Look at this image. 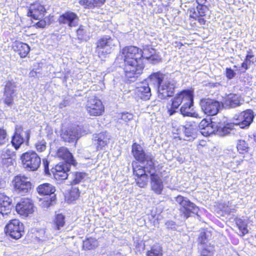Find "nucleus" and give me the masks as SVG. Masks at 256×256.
Here are the masks:
<instances>
[{"label":"nucleus","instance_id":"26","mask_svg":"<svg viewBox=\"0 0 256 256\" xmlns=\"http://www.w3.org/2000/svg\"><path fill=\"white\" fill-rule=\"evenodd\" d=\"M222 104L228 108H234L241 104L240 96L237 94H230L224 99Z\"/></svg>","mask_w":256,"mask_h":256},{"label":"nucleus","instance_id":"59","mask_svg":"<svg viewBox=\"0 0 256 256\" xmlns=\"http://www.w3.org/2000/svg\"><path fill=\"white\" fill-rule=\"evenodd\" d=\"M37 72L34 70L30 72L29 75L30 77H36L37 76Z\"/></svg>","mask_w":256,"mask_h":256},{"label":"nucleus","instance_id":"44","mask_svg":"<svg viewBox=\"0 0 256 256\" xmlns=\"http://www.w3.org/2000/svg\"><path fill=\"white\" fill-rule=\"evenodd\" d=\"M85 176V173L80 172H76L72 184H78L84 178Z\"/></svg>","mask_w":256,"mask_h":256},{"label":"nucleus","instance_id":"29","mask_svg":"<svg viewBox=\"0 0 256 256\" xmlns=\"http://www.w3.org/2000/svg\"><path fill=\"white\" fill-rule=\"evenodd\" d=\"M65 225V216L62 214H56L52 223L53 230L58 232H62L64 229Z\"/></svg>","mask_w":256,"mask_h":256},{"label":"nucleus","instance_id":"34","mask_svg":"<svg viewBox=\"0 0 256 256\" xmlns=\"http://www.w3.org/2000/svg\"><path fill=\"white\" fill-rule=\"evenodd\" d=\"M38 194L44 196H50L54 194L56 191L55 187L48 183L40 184L36 188Z\"/></svg>","mask_w":256,"mask_h":256},{"label":"nucleus","instance_id":"20","mask_svg":"<svg viewBox=\"0 0 256 256\" xmlns=\"http://www.w3.org/2000/svg\"><path fill=\"white\" fill-rule=\"evenodd\" d=\"M110 139V136L107 132H102L93 135L92 144L97 150H102L107 146Z\"/></svg>","mask_w":256,"mask_h":256},{"label":"nucleus","instance_id":"13","mask_svg":"<svg viewBox=\"0 0 256 256\" xmlns=\"http://www.w3.org/2000/svg\"><path fill=\"white\" fill-rule=\"evenodd\" d=\"M14 188L20 194H24L28 192L31 188V183L28 178L24 176H17L13 180Z\"/></svg>","mask_w":256,"mask_h":256},{"label":"nucleus","instance_id":"56","mask_svg":"<svg viewBox=\"0 0 256 256\" xmlns=\"http://www.w3.org/2000/svg\"><path fill=\"white\" fill-rule=\"evenodd\" d=\"M250 62H248L246 60H244V61L242 63V67L244 69V70H246L248 68V65Z\"/></svg>","mask_w":256,"mask_h":256},{"label":"nucleus","instance_id":"38","mask_svg":"<svg viewBox=\"0 0 256 256\" xmlns=\"http://www.w3.org/2000/svg\"><path fill=\"white\" fill-rule=\"evenodd\" d=\"M236 224L241 232V236H244L248 233V225L246 221L241 218H238L236 220Z\"/></svg>","mask_w":256,"mask_h":256},{"label":"nucleus","instance_id":"18","mask_svg":"<svg viewBox=\"0 0 256 256\" xmlns=\"http://www.w3.org/2000/svg\"><path fill=\"white\" fill-rule=\"evenodd\" d=\"M143 166H137L133 168L134 174L137 178L144 176H148V174H152L155 170L154 161L150 160L142 164Z\"/></svg>","mask_w":256,"mask_h":256},{"label":"nucleus","instance_id":"8","mask_svg":"<svg viewBox=\"0 0 256 256\" xmlns=\"http://www.w3.org/2000/svg\"><path fill=\"white\" fill-rule=\"evenodd\" d=\"M21 160L24 166L32 171L37 170L41 164L40 158L34 152H28L23 154Z\"/></svg>","mask_w":256,"mask_h":256},{"label":"nucleus","instance_id":"25","mask_svg":"<svg viewBox=\"0 0 256 256\" xmlns=\"http://www.w3.org/2000/svg\"><path fill=\"white\" fill-rule=\"evenodd\" d=\"M194 104V96L190 98V100L186 101L182 104L180 110L184 116L196 117L198 114L192 112Z\"/></svg>","mask_w":256,"mask_h":256},{"label":"nucleus","instance_id":"35","mask_svg":"<svg viewBox=\"0 0 256 256\" xmlns=\"http://www.w3.org/2000/svg\"><path fill=\"white\" fill-rule=\"evenodd\" d=\"M105 2L106 0H80L79 4L85 8H94L100 7Z\"/></svg>","mask_w":256,"mask_h":256},{"label":"nucleus","instance_id":"47","mask_svg":"<svg viewBox=\"0 0 256 256\" xmlns=\"http://www.w3.org/2000/svg\"><path fill=\"white\" fill-rule=\"evenodd\" d=\"M120 119L127 122L133 119V114L128 112L122 113L120 114Z\"/></svg>","mask_w":256,"mask_h":256},{"label":"nucleus","instance_id":"6","mask_svg":"<svg viewBox=\"0 0 256 256\" xmlns=\"http://www.w3.org/2000/svg\"><path fill=\"white\" fill-rule=\"evenodd\" d=\"M193 96L192 92L188 90H183L178 93L174 98L171 100L172 104L170 108H168V113L171 116L177 112V110L181 104L186 101L190 100V98Z\"/></svg>","mask_w":256,"mask_h":256},{"label":"nucleus","instance_id":"31","mask_svg":"<svg viewBox=\"0 0 256 256\" xmlns=\"http://www.w3.org/2000/svg\"><path fill=\"white\" fill-rule=\"evenodd\" d=\"M58 157L64 160V164H70L75 165L76 161L72 155L67 148L64 147L60 148L57 151Z\"/></svg>","mask_w":256,"mask_h":256},{"label":"nucleus","instance_id":"32","mask_svg":"<svg viewBox=\"0 0 256 256\" xmlns=\"http://www.w3.org/2000/svg\"><path fill=\"white\" fill-rule=\"evenodd\" d=\"M165 78V75L157 72L152 74L148 78V81L150 84L158 88Z\"/></svg>","mask_w":256,"mask_h":256},{"label":"nucleus","instance_id":"22","mask_svg":"<svg viewBox=\"0 0 256 256\" xmlns=\"http://www.w3.org/2000/svg\"><path fill=\"white\" fill-rule=\"evenodd\" d=\"M62 138L66 142H74L83 135L80 126L72 127L62 133Z\"/></svg>","mask_w":256,"mask_h":256},{"label":"nucleus","instance_id":"60","mask_svg":"<svg viewBox=\"0 0 256 256\" xmlns=\"http://www.w3.org/2000/svg\"><path fill=\"white\" fill-rule=\"evenodd\" d=\"M6 186V182L2 178H0V189L4 188Z\"/></svg>","mask_w":256,"mask_h":256},{"label":"nucleus","instance_id":"30","mask_svg":"<svg viewBox=\"0 0 256 256\" xmlns=\"http://www.w3.org/2000/svg\"><path fill=\"white\" fill-rule=\"evenodd\" d=\"M12 48L22 58H26L30 51V47L28 44L20 41L14 42Z\"/></svg>","mask_w":256,"mask_h":256},{"label":"nucleus","instance_id":"12","mask_svg":"<svg viewBox=\"0 0 256 256\" xmlns=\"http://www.w3.org/2000/svg\"><path fill=\"white\" fill-rule=\"evenodd\" d=\"M200 106L205 114L208 116H214L218 112L222 104L217 100L207 98L201 100Z\"/></svg>","mask_w":256,"mask_h":256},{"label":"nucleus","instance_id":"36","mask_svg":"<svg viewBox=\"0 0 256 256\" xmlns=\"http://www.w3.org/2000/svg\"><path fill=\"white\" fill-rule=\"evenodd\" d=\"M136 93L138 97L145 100H149L152 95L148 84H146L138 88Z\"/></svg>","mask_w":256,"mask_h":256},{"label":"nucleus","instance_id":"24","mask_svg":"<svg viewBox=\"0 0 256 256\" xmlns=\"http://www.w3.org/2000/svg\"><path fill=\"white\" fill-rule=\"evenodd\" d=\"M150 186L152 190L158 194H160L164 188L163 182L160 176L154 172L150 175Z\"/></svg>","mask_w":256,"mask_h":256},{"label":"nucleus","instance_id":"46","mask_svg":"<svg viewBox=\"0 0 256 256\" xmlns=\"http://www.w3.org/2000/svg\"><path fill=\"white\" fill-rule=\"evenodd\" d=\"M77 36L78 39L84 40H86V30L84 26H81L76 31Z\"/></svg>","mask_w":256,"mask_h":256},{"label":"nucleus","instance_id":"4","mask_svg":"<svg viewBox=\"0 0 256 256\" xmlns=\"http://www.w3.org/2000/svg\"><path fill=\"white\" fill-rule=\"evenodd\" d=\"M176 202L180 206V213L186 219L192 216V214H196L198 211V208L192 202L189 200L181 196L176 198Z\"/></svg>","mask_w":256,"mask_h":256},{"label":"nucleus","instance_id":"33","mask_svg":"<svg viewBox=\"0 0 256 256\" xmlns=\"http://www.w3.org/2000/svg\"><path fill=\"white\" fill-rule=\"evenodd\" d=\"M194 123H187L185 126H182V130L185 136L184 140H190L196 137L195 128Z\"/></svg>","mask_w":256,"mask_h":256},{"label":"nucleus","instance_id":"43","mask_svg":"<svg viewBox=\"0 0 256 256\" xmlns=\"http://www.w3.org/2000/svg\"><path fill=\"white\" fill-rule=\"evenodd\" d=\"M148 176H144L136 178L137 184L140 188H144L148 182Z\"/></svg>","mask_w":256,"mask_h":256},{"label":"nucleus","instance_id":"51","mask_svg":"<svg viewBox=\"0 0 256 256\" xmlns=\"http://www.w3.org/2000/svg\"><path fill=\"white\" fill-rule=\"evenodd\" d=\"M210 122L207 120L206 119H203L200 123L198 127L200 130V132H202V130H204V128H206L210 124Z\"/></svg>","mask_w":256,"mask_h":256},{"label":"nucleus","instance_id":"50","mask_svg":"<svg viewBox=\"0 0 256 256\" xmlns=\"http://www.w3.org/2000/svg\"><path fill=\"white\" fill-rule=\"evenodd\" d=\"M226 75L228 79L231 80L236 76V73L231 68H227L226 70Z\"/></svg>","mask_w":256,"mask_h":256},{"label":"nucleus","instance_id":"27","mask_svg":"<svg viewBox=\"0 0 256 256\" xmlns=\"http://www.w3.org/2000/svg\"><path fill=\"white\" fill-rule=\"evenodd\" d=\"M10 146H7L6 148H4L0 156L1 162L6 166L13 165V160L12 157L14 152L10 150Z\"/></svg>","mask_w":256,"mask_h":256},{"label":"nucleus","instance_id":"5","mask_svg":"<svg viewBox=\"0 0 256 256\" xmlns=\"http://www.w3.org/2000/svg\"><path fill=\"white\" fill-rule=\"evenodd\" d=\"M222 120L216 122H210V123L204 130L201 132L202 134L204 136H208L216 132H218L221 135L226 136L229 134L228 130L226 131L227 118L222 116Z\"/></svg>","mask_w":256,"mask_h":256},{"label":"nucleus","instance_id":"48","mask_svg":"<svg viewBox=\"0 0 256 256\" xmlns=\"http://www.w3.org/2000/svg\"><path fill=\"white\" fill-rule=\"evenodd\" d=\"M196 9H197L198 13L199 16H205L206 12L208 8L206 6H204V4H202V5L198 4V6L196 7Z\"/></svg>","mask_w":256,"mask_h":256},{"label":"nucleus","instance_id":"62","mask_svg":"<svg viewBox=\"0 0 256 256\" xmlns=\"http://www.w3.org/2000/svg\"><path fill=\"white\" fill-rule=\"evenodd\" d=\"M42 23H43V22H38L37 24L38 26L44 27V24H42Z\"/></svg>","mask_w":256,"mask_h":256},{"label":"nucleus","instance_id":"15","mask_svg":"<svg viewBox=\"0 0 256 256\" xmlns=\"http://www.w3.org/2000/svg\"><path fill=\"white\" fill-rule=\"evenodd\" d=\"M132 153L134 158L142 164L150 160L154 161L152 154L145 153L142 148L136 143H134L132 146Z\"/></svg>","mask_w":256,"mask_h":256},{"label":"nucleus","instance_id":"11","mask_svg":"<svg viewBox=\"0 0 256 256\" xmlns=\"http://www.w3.org/2000/svg\"><path fill=\"white\" fill-rule=\"evenodd\" d=\"M24 230L23 224L16 219L11 220L5 227L6 233L14 239L20 238Z\"/></svg>","mask_w":256,"mask_h":256},{"label":"nucleus","instance_id":"61","mask_svg":"<svg viewBox=\"0 0 256 256\" xmlns=\"http://www.w3.org/2000/svg\"><path fill=\"white\" fill-rule=\"evenodd\" d=\"M206 1V0H196V2L198 5L204 4Z\"/></svg>","mask_w":256,"mask_h":256},{"label":"nucleus","instance_id":"10","mask_svg":"<svg viewBox=\"0 0 256 256\" xmlns=\"http://www.w3.org/2000/svg\"><path fill=\"white\" fill-rule=\"evenodd\" d=\"M30 138V131H22V128L20 126H16L15 132L12 138V146L18 150L22 144L26 142L28 145Z\"/></svg>","mask_w":256,"mask_h":256},{"label":"nucleus","instance_id":"40","mask_svg":"<svg viewBox=\"0 0 256 256\" xmlns=\"http://www.w3.org/2000/svg\"><path fill=\"white\" fill-rule=\"evenodd\" d=\"M97 246V240L92 238H88L83 242V248L85 250L93 249Z\"/></svg>","mask_w":256,"mask_h":256},{"label":"nucleus","instance_id":"7","mask_svg":"<svg viewBox=\"0 0 256 256\" xmlns=\"http://www.w3.org/2000/svg\"><path fill=\"white\" fill-rule=\"evenodd\" d=\"M124 62V70L128 78L138 77L141 74L144 68L142 60H126Z\"/></svg>","mask_w":256,"mask_h":256},{"label":"nucleus","instance_id":"23","mask_svg":"<svg viewBox=\"0 0 256 256\" xmlns=\"http://www.w3.org/2000/svg\"><path fill=\"white\" fill-rule=\"evenodd\" d=\"M46 10L42 5L39 3L31 4L28 12V16L34 19L40 20L44 16Z\"/></svg>","mask_w":256,"mask_h":256},{"label":"nucleus","instance_id":"54","mask_svg":"<svg viewBox=\"0 0 256 256\" xmlns=\"http://www.w3.org/2000/svg\"><path fill=\"white\" fill-rule=\"evenodd\" d=\"M166 224L168 228L170 229L176 228V224L172 221H168L166 223Z\"/></svg>","mask_w":256,"mask_h":256},{"label":"nucleus","instance_id":"57","mask_svg":"<svg viewBox=\"0 0 256 256\" xmlns=\"http://www.w3.org/2000/svg\"><path fill=\"white\" fill-rule=\"evenodd\" d=\"M202 16H198V21L200 24H204L206 23L205 20L202 18Z\"/></svg>","mask_w":256,"mask_h":256},{"label":"nucleus","instance_id":"53","mask_svg":"<svg viewBox=\"0 0 256 256\" xmlns=\"http://www.w3.org/2000/svg\"><path fill=\"white\" fill-rule=\"evenodd\" d=\"M43 164L44 168V172L46 174H49L50 172L48 169L49 162L46 160H43Z\"/></svg>","mask_w":256,"mask_h":256},{"label":"nucleus","instance_id":"42","mask_svg":"<svg viewBox=\"0 0 256 256\" xmlns=\"http://www.w3.org/2000/svg\"><path fill=\"white\" fill-rule=\"evenodd\" d=\"M56 200V196L54 195L50 198H46L41 203L40 205L43 208H48L53 205Z\"/></svg>","mask_w":256,"mask_h":256},{"label":"nucleus","instance_id":"45","mask_svg":"<svg viewBox=\"0 0 256 256\" xmlns=\"http://www.w3.org/2000/svg\"><path fill=\"white\" fill-rule=\"evenodd\" d=\"M8 140V138L6 130L0 128V146L4 145Z\"/></svg>","mask_w":256,"mask_h":256},{"label":"nucleus","instance_id":"49","mask_svg":"<svg viewBox=\"0 0 256 256\" xmlns=\"http://www.w3.org/2000/svg\"><path fill=\"white\" fill-rule=\"evenodd\" d=\"M36 148L38 152H44L46 148V142L44 140L38 142L36 144Z\"/></svg>","mask_w":256,"mask_h":256},{"label":"nucleus","instance_id":"21","mask_svg":"<svg viewBox=\"0 0 256 256\" xmlns=\"http://www.w3.org/2000/svg\"><path fill=\"white\" fill-rule=\"evenodd\" d=\"M16 84L14 82L8 81L6 82L4 90V102L8 106H11L14 103V98L16 96Z\"/></svg>","mask_w":256,"mask_h":256},{"label":"nucleus","instance_id":"37","mask_svg":"<svg viewBox=\"0 0 256 256\" xmlns=\"http://www.w3.org/2000/svg\"><path fill=\"white\" fill-rule=\"evenodd\" d=\"M204 234H202L200 238L199 239L202 244V251L200 252V256H214V248L210 245H208L203 238Z\"/></svg>","mask_w":256,"mask_h":256},{"label":"nucleus","instance_id":"17","mask_svg":"<svg viewBox=\"0 0 256 256\" xmlns=\"http://www.w3.org/2000/svg\"><path fill=\"white\" fill-rule=\"evenodd\" d=\"M79 18L78 15L72 12L68 11L60 16L58 21L60 24L69 28L74 27L78 25Z\"/></svg>","mask_w":256,"mask_h":256},{"label":"nucleus","instance_id":"16","mask_svg":"<svg viewBox=\"0 0 256 256\" xmlns=\"http://www.w3.org/2000/svg\"><path fill=\"white\" fill-rule=\"evenodd\" d=\"M72 164H70L60 163L56 166L51 171L55 179L56 180H64L67 178Z\"/></svg>","mask_w":256,"mask_h":256},{"label":"nucleus","instance_id":"3","mask_svg":"<svg viewBox=\"0 0 256 256\" xmlns=\"http://www.w3.org/2000/svg\"><path fill=\"white\" fill-rule=\"evenodd\" d=\"M118 44V40L109 36H104L98 40L96 43V52L100 58L110 54Z\"/></svg>","mask_w":256,"mask_h":256},{"label":"nucleus","instance_id":"55","mask_svg":"<svg viewBox=\"0 0 256 256\" xmlns=\"http://www.w3.org/2000/svg\"><path fill=\"white\" fill-rule=\"evenodd\" d=\"M68 100H64L62 102L60 103L59 107H60V108H62L67 106L68 105Z\"/></svg>","mask_w":256,"mask_h":256},{"label":"nucleus","instance_id":"39","mask_svg":"<svg viewBox=\"0 0 256 256\" xmlns=\"http://www.w3.org/2000/svg\"><path fill=\"white\" fill-rule=\"evenodd\" d=\"M162 248L159 244H154L147 252V256H162Z\"/></svg>","mask_w":256,"mask_h":256},{"label":"nucleus","instance_id":"52","mask_svg":"<svg viewBox=\"0 0 256 256\" xmlns=\"http://www.w3.org/2000/svg\"><path fill=\"white\" fill-rule=\"evenodd\" d=\"M70 196L73 198L76 199L79 196V192L77 188L72 189L70 192Z\"/></svg>","mask_w":256,"mask_h":256},{"label":"nucleus","instance_id":"2","mask_svg":"<svg viewBox=\"0 0 256 256\" xmlns=\"http://www.w3.org/2000/svg\"><path fill=\"white\" fill-rule=\"evenodd\" d=\"M254 112L250 110H247L240 113L233 122H228L226 121V126L225 130H228L229 134H234L238 128H244L250 126L253 121Z\"/></svg>","mask_w":256,"mask_h":256},{"label":"nucleus","instance_id":"9","mask_svg":"<svg viewBox=\"0 0 256 256\" xmlns=\"http://www.w3.org/2000/svg\"><path fill=\"white\" fill-rule=\"evenodd\" d=\"M176 84V81L172 78H166L158 88V97L161 99H165L172 96Z\"/></svg>","mask_w":256,"mask_h":256},{"label":"nucleus","instance_id":"28","mask_svg":"<svg viewBox=\"0 0 256 256\" xmlns=\"http://www.w3.org/2000/svg\"><path fill=\"white\" fill-rule=\"evenodd\" d=\"M12 200L4 194L0 193V213L3 216L10 212Z\"/></svg>","mask_w":256,"mask_h":256},{"label":"nucleus","instance_id":"58","mask_svg":"<svg viewBox=\"0 0 256 256\" xmlns=\"http://www.w3.org/2000/svg\"><path fill=\"white\" fill-rule=\"evenodd\" d=\"M253 57H254V55L250 54V52H248V54L246 56L245 60L250 62V59L252 58Z\"/></svg>","mask_w":256,"mask_h":256},{"label":"nucleus","instance_id":"41","mask_svg":"<svg viewBox=\"0 0 256 256\" xmlns=\"http://www.w3.org/2000/svg\"><path fill=\"white\" fill-rule=\"evenodd\" d=\"M236 148L240 154H244L248 152L249 149L248 144L244 140H238V141Z\"/></svg>","mask_w":256,"mask_h":256},{"label":"nucleus","instance_id":"14","mask_svg":"<svg viewBox=\"0 0 256 256\" xmlns=\"http://www.w3.org/2000/svg\"><path fill=\"white\" fill-rule=\"evenodd\" d=\"M88 112L93 116L101 115L104 112V106L102 102L96 98H90L86 105Z\"/></svg>","mask_w":256,"mask_h":256},{"label":"nucleus","instance_id":"19","mask_svg":"<svg viewBox=\"0 0 256 256\" xmlns=\"http://www.w3.org/2000/svg\"><path fill=\"white\" fill-rule=\"evenodd\" d=\"M16 209L20 214L25 216L34 212L33 203L28 198H22L20 202L17 204Z\"/></svg>","mask_w":256,"mask_h":256},{"label":"nucleus","instance_id":"1","mask_svg":"<svg viewBox=\"0 0 256 256\" xmlns=\"http://www.w3.org/2000/svg\"><path fill=\"white\" fill-rule=\"evenodd\" d=\"M122 54L124 57V61L139 60L143 58L151 64H156L160 60V58L156 50L148 46H146L143 51L136 46H126L122 49Z\"/></svg>","mask_w":256,"mask_h":256}]
</instances>
